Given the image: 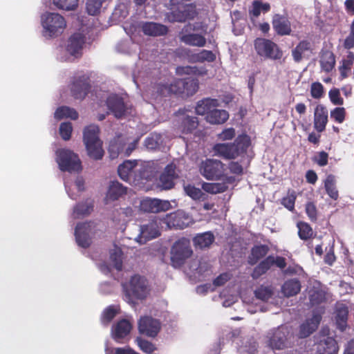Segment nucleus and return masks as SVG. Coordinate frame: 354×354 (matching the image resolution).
I'll use <instances>...</instances> for the list:
<instances>
[{"instance_id": "nucleus-49", "label": "nucleus", "mask_w": 354, "mask_h": 354, "mask_svg": "<svg viewBox=\"0 0 354 354\" xmlns=\"http://www.w3.org/2000/svg\"><path fill=\"white\" fill-rule=\"evenodd\" d=\"M53 3L59 8L64 10H74L78 6L79 0H53Z\"/></svg>"}, {"instance_id": "nucleus-37", "label": "nucleus", "mask_w": 354, "mask_h": 354, "mask_svg": "<svg viewBox=\"0 0 354 354\" xmlns=\"http://www.w3.org/2000/svg\"><path fill=\"white\" fill-rule=\"evenodd\" d=\"M160 232L155 222H149L140 226V235L145 241L150 240L160 236Z\"/></svg>"}, {"instance_id": "nucleus-47", "label": "nucleus", "mask_w": 354, "mask_h": 354, "mask_svg": "<svg viewBox=\"0 0 354 354\" xmlns=\"http://www.w3.org/2000/svg\"><path fill=\"white\" fill-rule=\"evenodd\" d=\"M122 252L120 248H115L110 252V260L113 263L114 268L120 271L122 269Z\"/></svg>"}, {"instance_id": "nucleus-56", "label": "nucleus", "mask_w": 354, "mask_h": 354, "mask_svg": "<svg viewBox=\"0 0 354 354\" xmlns=\"http://www.w3.org/2000/svg\"><path fill=\"white\" fill-rule=\"evenodd\" d=\"M73 131L72 124L69 122H62L59 126V134L64 140H70Z\"/></svg>"}, {"instance_id": "nucleus-43", "label": "nucleus", "mask_w": 354, "mask_h": 354, "mask_svg": "<svg viewBox=\"0 0 354 354\" xmlns=\"http://www.w3.org/2000/svg\"><path fill=\"white\" fill-rule=\"evenodd\" d=\"M297 227L300 239L307 241L314 237L313 230L308 223L299 221L297 223Z\"/></svg>"}, {"instance_id": "nucleus-50", "label": "nucleus", "mask_w": 354, "mask_h": 354, "mask_svg": "<svg viewBox=\"0 0 354 354\" xmlns=\"http://www.w3.org/2000/svg\"><path fill=\"white\" fill-rule=\"evenodd\" d=\"M184 191L193 200H199L205 196V194L199 188L190 184L184 186Z\"/></svg>"}, {"instance_id": "nucleus-24", "label": "nucleus", "mask_w": 354, "mask_h": 354, "mask_svg": "<svg viewBox=\"0 0 354 354\" xmlns=\"http://www.w3.org/2000/svg\"><path fill=\"white\" fill-rule=\"evenodd\" d=\"M328 122V111L322 104H318L314 113V127L318 132L325 130Z\"/></svg>"}, {"instance_id": "nucleus-20", "label": "nucleus", "mask_w": 354, "mask_h": 354, "mask_svg": "<svg viewBox=\"0 0 354 354\" xmlns=\"http://www.w3.org/2000/svg\"><path fill=\"white\" fill-rule=\"evenodd\" d=\"M106 105L117 118H122L125 113L126 106L123 99L118 95H110L106 100Z\"/></svg>"}, {"instance_id": "nucleus-52", "label": "nucleus", "mask_w": 354, "mask_h": 354, "mask_svg": "<svg viewBox=\"0 0 354 354\" xmlns=\"http://www.w3.org/2000/svg\"><path fill=\"white\" fill-rule=\"evenodd\" d=\"M309 299L313 306L320 304L326 300V294L322 290H314L310 292Z\"/></svg>"}, {"instance_id": "nucleus-1", "label": "nucleus", "mask_w": 354, "mask_h": 354, "mask_svg": "<svg viewBox=\"0 0 354 354\" xmlns=\"http://www.w3.org/2000/svg\"><path fill=\"white\" fill-rule=\"evenodd\" d=\"M250 145V137L242 134L238 136L233 142L214 145L212 150L214 156L225 160H232L246 153Z\"/></svg>"}, {"instance_id": "nucleus-48", "label": "nucleus", "mask_w": 354, "mask_h": 354, "mask_svg": "<svg viewBox=\"0 0 354 354\" xmlns=\"http://www.w3.org/2000/svg\"><path fill=\"white\" fill-rule=\"evenodd\" d=\"M297 198L295 191L288 189L287 195L281 199V204L290 211L295 209V203Z\"/></svg>"}, {"instance_id": "nucleus-33", "label": "nucleus", "mask_w": 354, "mask_h": 354, "mask_svg": "<svg viewBox=\"0 0 354 354\" xmlns=\"http://www.w3.org/2000/svg\"><path fill=\"white\" fill-rule=\"evenodd\" d=\"M272 255H269L261 260L256 266L254 268L251 277L253 279H258L262 275L265 274L272 266Z\"/></svg>"}, {"instance_id": "nucleus-61", "label": "nucleus", "mask_w": 354, "mask_h": 354, "mask_svg": "<svg viewBox=\"0 0 354 354\" xmlns=\"http://www.w3.org/2000/svg\"><path fill=\"white\" fill-rule=\"evenodd\" d=\"M116 314L117 310L113 306L107 307L102 313V322L106 324H109L115 317Z\"/></svg>"}, {"instance_id": "nucleus-63", "label": "nucleus", "mask_w": 354, "mask_h": 354, "mask_svg": "<svg viewBox=\"0 0 354 354\" xmlns=\"http://www.w3.org/2000/svg\"><path fill=\"white\" fill-rule=\"evenodd\" d=\"M330 102L335 105H342L344 100L340 95V92L338 88H334L330 89L328 93Z\"/></svg>"}, {"instance_id": "nucleus-30", "label": "nucleus", "mask_w": 354, "mask_h": 354, "mask_svg": "<svg viewBox=\"0 0 354 354\" xmlns=\"http://www.w3.org/2000/svg\"><path fill=\"white\" fill-rule=\"evenodd\" d=\"M218 106L219 102L217 99H212L209 97H207L197 102L196 106L195 107V111L198 115H207L214 108H216Z\"/></svg>"}, {"instance_id": "nucleus-25", "label": "nucleus", "mask_w": 354, "mask_h": 354, "mask_svg": "<svg viewBox=\"0 0 354 354\" xmlns=\"http://www.w3.org/2000/svg\"><path fill=\"white\" fill-rule=\"evenodd\" d=\"M313 50L312 43L307 39H303L292 50V58L295 62L299 63L306 57L307 53H312Z\"/></svg>"}, {"instance_id": "nucleus-64", "label": "nucleus", "mask_w": 354, "mask_h": 354, "mask_svg": "<svg viewBox=\"0 0 354 354\" xmlns=\"http://www.w3.org/2000/svg\"><path fill=\"white\" fill-rule=\"evenodd\" d=\"M305 209L310 221L315 222L317 220V209L316 205L313 202H308L306 204Z\"/></svg>"}, {"instance_id": "nucleus-58", "label": "nucleus", "mask_w": 354, "mask_h": 354, "mask_svg": "<svg viewBox=\"0 0 354 354\" xmlns=\"http://www.w3.org/2000/svg\"><path fill=\"white\" fill-rule=\"evenodd\" d=\"M181 215L177 213H172L169 215H167V223L168 225H172L174 227H178L180 229H183L186 225L183 223H180Z\"/></svg>"}, {"instance_id": "nucleus-53", "label": "nucleus", "mask_w": 354, "mask_h": 354, "mask_svg": "<svg viewBox=\"0 0 354 354\" xmlns=\"http://www.w3.org/2000/svg\"><path fill=\"white\" fill-rule=\"evenodd\" d=\"M255 297L262 301H267L271 298L272 291L270 288L261 286L254 291Z\"/></svg>"}, {"instance_id": "nucleus-59", "label": "nucleus", "mask_w": 354, "mask_h": 354, "mask_svg": "<svg viewBox=\"0 0 354 354\" xmlns=\"http://www.w3.org/2000/svg\"><path fill=\"white\" fill-rule=\"evenodd\" d=\"M345 116L346 110L344 107H336L330 111V118L337 123H342Z\"/></svg>"}, {"instance_id": "nucleus-5", "label": "nucleus", "mask_w": 354, "mask_h": 354, "mask_svg": "<svg viewBox=\"0 0 354 354\" xmlns=\"http://www.w3.org/2000/svg\"><path fill=\"white\" fill-rule=\"evenodd\" d=\"M41 24L45 35L50 37H55L61 35L66 27L64 17L55 12H46L43 15Z\"/></svg>"}, {"instance_id": "nucleus-6", "label": "nucleus", "mask_w": 354, "mask_h": 354, "mask_svg": "<svg viewBox=\"0 0 354 354\" xmlns=\"http://www.w3.org/2000/svg\"><path fill=\"white\" fill-rule=\"evenodd\" d=\"M56 162L62 171L79 172L82 170L81 160L73 151L66 149L56 151Z\"/></svg>"}, {"instance_id": "nucleus-35", "label": "nucleus", "mask_w": 354, "mask_h": 354, "mask_svg": "<svg viewBox=\"0 0 354 354\" xmlns=\"http://www.w3.org/2000/svg\"><path fill=\"white\" fill-rule=\"evenodd\" d=\"M214 236L212 232H205L196 234L193 239V242L196 248L203 249L209 248L214 241Z\"/></svg>"}, {"instance_id": "nucleus-57", "label": "nucleus", "mask_w": 354, "mask_h": 354, "mask_svg": "<svg viewBox=\"0 0 354 354\" xmlns=\"http://www.w3.org/2000/svg\"><path fill=\"white\" fill-rule=\"evenodd\" d=\"M324 94L323 85L319 82H313L310 86V95L315 99H320Z\"/></svg>"}, {"instance_id": "nucleus-28", "label": "nucleus", "mask_w": 354, "mask_h": 354, "mask_svg": "<svg viewBox=\"0 0 354 354\" xmlns=\"http://www.w3.org/2000/svg\"><path fill=\"white\" fill-rule=\"evenodd\" d=\"M320 66L323 71L330 73L335 65V57L334 53L328 50L322 49L320 52Z\"/></svg>"}, {"instance_id": "nucleus-2", "label": "nucleus", "mask_w": 354, "mask_h": 354, "mask_svg": "<svg viewBox=\"0 0 354 354\" xmlns=\"http://www.w3.org/2000/svg\"><path fill=\"white\" fill-rule=\"evenodd\" d=\"M125 300L129 303H134V299H145L149 292L147 279L140 274L132 276L129 282L122 284Z\"/></svg>"}, {"instance_id": "nucleus-19", "label": "nucleus", "mask_w": 354, "mask_h": 354, "mask_svg": "<svg viewBox=\"0 0 354 354\" xmlns=\"http://www.w3.org/2000/svg\"><path fill=\"white\" fill-rule=\"evenodd\" d=\"M131 329V322L126 319H122L112 326V337L118 343H121L120 340L129 335Z\"/></svg>"}, {"instance_id": "nucleus-55", "label": "nucleus", "mask_w": 354, "mask_h": 354, "mask_svg": "<svg viewBox=\"0 0 354 354\" xmlns=\"http://www.w3.org/2000/svg\"><path fill=\"white\" fill-rule=\"evenodd\" d=\"M195 58L198 62H212L216 59V55L211 50H203L195 55Z\"/></svg>"}, {"instance_id": "nucleus-21", "label": "nucleus", "mask_w": 354, "mask_h": 354, "mask_svg": "<svg viewBox=\"0 0 354 354\" xmlns=\"http://www.w3.org/2000/svg\"><path fill=\"white\" fill-rule=\"evenodd\" d=\"M322 320V315L319 313H314L310 319H306L301 324L299 328V337L305 338L312 334L318 327Z\"/></svg>"}, {"instance_id": "nucleus-42", "label": "nucleus", "mask_w": 354, "mask_h": 354, "mask_svg": "<svg viewBox=\"0 0 354 354\" xmlns=\"http://www.w3.org/2000/svg\"><path fill=\"white\" fill-rule=\"evenodd\" d=\"M78 116V113L75 109L66 106L57 108L55 112V118L57 120H62L65 118L77 120Z\"/></svg>"}, {"instance_id": "nucleus-26", "label": "nucleus", "mask_w": 354, "mask_h": 354, "mask_svg": "<svg viewBox=\"0 0 354 354\" xmlns=\"http://www.w3.org/2000/svg\"><path fill=\"white\" fill-rule=\"evenodd\" d=\"M316 351L319 354H337L339 346L333 337H327L317 344Z\"/></svg>"}, {"instance_id": "nucleus-34", "label": "nucleus", "mask_w": 354, "mask_h": 354, "mask_svg": "<svg viewBox=\"0 0 354 354\" xmlns=\"http://www.w3.org/2000/svg\"><path fill=\"white\" fill-rule=\"evenodd\" d=\"M301 285L298 279L286 280L281 286V292L286 297L297 295L301 290Z\"/></svg>"}, {"instance_id": "nucleus-14", "label": "nucleus", "mask_w": 354, "mask_h": 354, "mask_svg": "<svg viewBox=\"0 0 354 354\" xmlns=\"http://www.w3.org/2000/svg\"><path fill=\"white\" fill-rule=\"evenodd\" d=\"M171 205L169 201L158 198H146L140 201V209L148 213H158L166 212L171 209Z\"/></svg>"}, {"instance_id": "nucleus-12", "label": "nucleus", "mask_w": 354, "mask_h": 354, "mask_svg": "<svg viewBox=\"0 0 354 354\" xmlns=\"http://www.w3.org/2000/svg\"><path fill=\"white\" fill-rule=\"evenodd\" d=\"M179 172L174 162L166 165L157 180L158 187L162 190L173 189L175 187L176 180L179 178Z\"/></svg>"}, {"instance_id": "nucleus-7", "label": "nucleus", "mask_w": 354, "mask_h": 354, "mask_svg": "<svg viewBox=\"0 0 354 354\" xmlns=\"http://www.w3.org/2000/svg\"><path fill=\"white\" fill-rule=\"evenodd\" d=\"M171 262L173 267H181L193 254L190 241L186 238L177 240L171 248Z\"/></svg>"}, {"instance_id": "nucleus-4", "label": "nucleus", "mask_w": 354, "mask_h": 354, "mask_svg": "<svg viewBox=\"0 0 354 354\" xmlns=\"http://www.w3.org/2000/svg\"><path fill=\"white\" fill-rule=\"evenodd\" d=\"M199 30H204L202 23H188L185 25L179 34L180 41L186 45L191 46L203 47L206 44V39L204 35L194 33Z\"/></svg>"}, {"instance_id": "nucleus-15", "label": "nucleus", "mask_w": 354, "mask_h": 354, "mask_svg": "<svg viewBox=\"0 0 354 354\" xmlns=\"http://www.w3.org/2000/svg\"><path fill=\"white\" fill-rule=\"evenodd\" d=\"M90 88V78L88 75L83 74L75 77L71 91L75 99L82 100L88 93Z\"/></svg>"}, {"instance_id": "nucleus-60", "label": "nucleus", "mask_w": 354, "mask_h": 354, "mask_svg": "<svg viewBox=\"0 0 354 354\" xmlns=\"http://www.w3.org/2000/svg\"><path fill=\"white\" fill-rule=\"evenodd\" d=\"M180 9L185 18V21L194 19L198 15L196 8L192 4H187Z\"/></svg>"}, {"instance_id": "nucleus-23", "label": "nucleus", "mask_w": 354, "mask_h": 354, "mask_svg": "<svg viewBox=\"0 0 354 354\" xmlns=\"http://www.w3.org/2000/svg\"><path fill=\"white\" fill-rule=\"evenodd\" d=\"M270 251V247L266 244L254 245L250 251V254L248 257V263L250 266H254L261 259L266 257V255Z\"/></svg>"}, {"instance_id": "nucleus-31", "label": "nucleus", "mask_w": 354, "mask_h": 354, "mask_svg": "<svg viewBox=\"0 0 354 354\" xmlns=\"http://www.w3.org/2000/svg\"><path fill=\"white\" fill-rule=\"evenodd\" d=\"M127 194V187H124L118 181H111L110 183L106 200L110 201H115L118 200L120 197Z\"/></svg>"}, {"instance_id": "nucleus-9", "label": "nucleus", "mask_w": 354, "mask_h": 354, "mask_svg": "<svg viewBox=\"0 0 354 354\" xmlns=\"http://www.w3.org/2000/svg\"><path fill=\"white\" fill-rule=\"evenodd\" d=\"M254 46L257 53L265 59L277 60L283 56V51L278 45L270 39L257 38Z\"/></svg>"}, {"instance_id": "nucleus-17", "label": "nucleus", "mask_w": 354, "mask_h": 354, "mask_svg": "<svg viewBox=\"0 0 354 354\" xmlns=\"http://www.w3.org/2000/svg\"><path fill=\"white\" fill-rule=\"evenodd\" d=\"M272 24L274 30L279 36L290 35L292 33L291 23L287 16L275 14Z\"/></svg>"}, {"instance_id": "nucleus-16", "label": "nucleus", "mask_w": 354, "mask_h": 354, "mask_svg": "<svg viewBox=\"0 0 354 354\" xmlns=\"http://www.w3.org/2000/svg\"><path fill=\"white\" fill-rule=\"evenodd\" d=\"M93 222H84L77 224L75 230V240L78 245L83 248H87L91 243L90 233Z\"/></svg>"}, {"instance_id": "nucleus-27", "label": "nucleus", "mask_w": 354, "mask_h": 354, "mask_svg": "<svg viewBox=\"0 0 354 354\" xmlns=\"http://www.w3.org/2000/svg\"><path fill=\"white\" fill-rule=\"evenodd\" d=\"M138 167L136 160H125L120 164L118 168V173L120 178L124 181L128 182L133 173L136 174V169Z\"/></svg>"}, {"instance_id": "nucleus-40", "label": "nucleus", "mask_w": 354, "mask_h": 354, "mask_svg": "<svg viewBox=\"0 0 354 354\" xmlns=\"http://www.w3.org/2000/svg\"><path fill=\"white\" fill-rule=\"evenodd\" d=\"M198 124L199 122L197 117L186 115L181 121V131L185 134L192 133L197 129Z\"/></svg>"}, {"instance_id": "nucleus-62", "label": "nucleus", "mask_w": 354, "mask_h": 354, "mask_svg": "<svg viewBox=\"0 0 354 354\" xmlns=\"http://www.w3.org/2000/svg\"><path fill=\"white\" fill-rule=\"evenodd\" d=\"M160 137L157 134H153L147 137L145 140V145L149 149H156L160 145Z\"/></svg>"}, {"instance_id": "nucleus-44", "label": "nucleus", "mask_w": 354, "mask_h": 354, "mask_svg": "<svg viewBox=\"0 0 354 354\" xmlns=\"http://www.w3.org/2000/svg\"><path fill=\"white\" fill-rule=\"evenodd\" d=\"M153 177V171L151 168L145 165H142L139 167H136L135 179L138 180H150Z\"/></svg>"}, {"instance_id": "nucleus-32", "label": "nucleus", "mask_w": 354, "mask_h": 354, "mask_svg": "<svg viewBox=\"0 0 354 354\" xmlns=\"http://www.w3.org/2000/svg\"><path fill=\"white\" fill-rule=\"evenodd\" d=\"M271 9L270 4L269 3H263L259 0H254L252 1L251 6L248 9V15L250 19L253 21L258 18L261 13H267Z\"/></svg>"}, {"instance_id": "nucleus-8", "label": "nucleus", "mask_w": 354, "mask_h": 354, "mask_svg": "<svg viewBox=\"0 0 354 354\" xmlns=\"http://www.w3.org/2000/svg\"><path fill=\"white\" fill-rule=\"evenodd\" d=\"M225 166L221 160L207 158L201 162L199 171L208 180H219L225 176Z\"/></svg>"}, {"instance_id": "nucleus-54", "label": "nucleus", "mask_w": 354, "mask_h": 354, "mask_svg": "<svg viewBox=\"0 0 354 354\" xmlns=\"http://www.w3.org/2000/svg\"><path fill=\"white\" fill-rule=\"evenodd\" d=\"M102 6V0H87L86 10L90 15H96L100 11Z\"/></svg>"}, {"instance_id": "nucleus-10", "label": "nucleus", "mask_w": 354, "mask_h": 354, "mask_svg": "<svg viewBox=\"0 0 354 354\" xmlns=\"http://www.w3.org/2000/svg\"><path fill=\"white\" fill-rule=\"evenodd\" d=\"M199 87L198 80L195 78L178 79L173 82L169 86V91L181 97L194 95Z\"/></svg>"}, {"instance_id": "nucleus-45", "label": "nucleus", "mask_w": 354, "mask_h": 354, "mask_svg": "<svg viewBox=\"0 0 354 354\" xmlns=\"http://www.w3.org/2000/svg\"><path fill=\"white\" fill-rule=\"evenodd\" d=\"M353 62L354 54L353 52L349 51L346 57L342 60V65L339 68L342 79L347 77L348 73L351 70Z\"/></svg>"}, {"instance_id": "nucleus-51", "label": "nucleus", "mask_w": 354, "mask_h": 354, "mask_svg": "<svg viewBox=\"0 0 354 354\" xmlns=\"http://www.w3.org/2000/svg\"><path fill=\"white\" fill-rule=\"evenodd\" d=\"M136 342L140 349L145 353L151 354L157 349L156 346L148 340L138 337Z\"/></svg>"}, {"instance_id": "nucleus-29", "label": "nucleus", "mask_w": 354, "mask_h": 354, "mask_svg": "<svg viewBox=\"0 0 354 354\" xmlns=\"http://www.w3.org/2000/svg\"><path fill=\"white\" fill-rule=\"evenodd\" d=\"M126 142L121 136L114 138L111 140L108 148L109 156L111 159H115L119 155L122 154L124 156Z\"/></svg>"}, {"instance_id": "nucleus-41", "label": "nucleus", "mask_w": 354, "mask_h": 354, "mask_svg": "<svg viewBox=\"0 0 354 354\" xmlns=\"http://www.w3.org/2000/svg\"><path fill=\"white\" fill-rule=\"evenodd\" d=\"M324 187L326 193L331 198L334 200H337L338 198L339 192L336 187V180L335 176L329 174L326 176L324 181Z\"/></svg>"}, {"instance_id": "nucleus-3", "label": "nucleus", "mask_w": 354, "mask_h": 354, "mask_svg": "<svg viewBox=\"0 0 354 354\" xmlns=\"http://www.w3.org/2000/svg\"><path fill=\"white\" fill-rule=\"evenodd\" d=\"M99 127L95 124L85 127L83 132V140L88 155L94 160H101L104 153L102 142L99 138Z\"/></svg>"}, {"instance_id": "nucleus-38", "label": "nucleus", "mask_w": 354, "mask_h": 354, "mask_svg": "<svg viewBox=\"0 0 354 354\" xmlns=\"http://www.w3.org/2000/svg\"><path fill=\"white\" fill-rule=\"evenodd\" d=\"M93 203L91 201L77 203L73 209L75 218H79L88 216L93 210Z\"/></svg>"}, {"instance_id": "nucleus-36", "label": "nucleus", "mask_w": 354, "mask_h": 354, "mask_svg": "<svg viewBox=\"0 0 354 354\" xmlns=\"http://www.w3.org/2000/svg\"><path fill=\"white\" fill-rule=\"evenodd\" d=\"M229 118V113L223 109L214 108L206 115V120L213 124H221L225 123Z\"/></svg>"}, {"instance_id": "nucleus-18", "label": "nucleus", "mask_w": 354, "mask_h": 354, "mask_svg": "<svg viewBox=\"0 0 354 354\" xmlns=\"http://www.w3.org/2000/svg\"><path fill=\"white\" fill-rule=\"evenodd\" d=\"M140 28L145 35L151 37L164 36L169 31L167 26L152 21L142 22Z\"/></svg>"}, {"instance_id": "nucleus-11", "label": "nucleus", "mask_w": 354, "mask_h": 354, "mask_svg": "<svg viewBox=\"0 0 354 354\" xmlns=\"http://www.w3.org/2000/svg\"><path fill=\"white\" fill-rule=\"evenodd\" d=\"M290 334L287 328L278 327L268 333V346L273 350H281L291 346Z\"/></svg>"}, {"instance_id": "nucleus-22", "label": "nucleus", "mask_w": 354, "mask_h": 354, "mask_svg": "<svg viewBox=\"0 0 354 354\" xmlns=\"http://www.w3.org/2000/svg\"><path fill=\"white\" fill-rule=\"evenodd\" d=\"M84 44V35L80 32H75L69 37L66 46V50L71 55L76 56L81 53Z\"/></svg>"}, {"instance_id": "nucleus-46", "label": "nucleus", "mask_w": 354, "mask_h": 354, "mask_svg": "<svg viewBox=\"0 0 354 354\" xmlns=\"http://www.w3.org/2000/svg\"><path fill=\"white\" fill-rule=\"evenodd\" d=\"M203 189L210 194H218L224 192L227 189V186L220 183H203Z\"/></svg>"}, {"instance_id": "nucleus-13", "label": "nucleus", "mask_w": 354, "mask_h": 354, "mask_svg": "<svg viewBox=\"0 0 354 354\" xmlns=\"http://www.w3.org/2000/svg\"><path fill=\"white\" fill-rule=\"evenodd\" d=\"M138 324L139 333L149 337H156L161 328L160 321L151 316L141 317Z\"/></svg>"}, {"instance_id": "nucleus-39", "label": "nucleus", "mask_w": 354, "mask_h": 354, "mask_svg": "<svg viewBox=\"0 0 354 354\" xmlns=\"http://www.w3.org/2000/svg\"><path fill=\"white\" fill-rule=\"evenodd\" d=\"M348 309L345 306H339L336 310L335 323L337 328L344 331L347 327Z\"/></svg>"}]
</instances>
